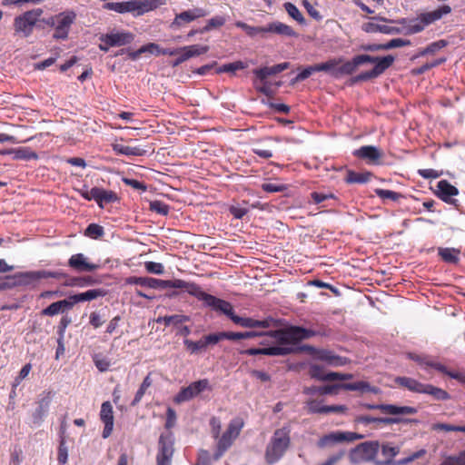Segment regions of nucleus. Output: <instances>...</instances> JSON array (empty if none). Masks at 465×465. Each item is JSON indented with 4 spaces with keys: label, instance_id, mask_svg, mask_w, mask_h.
I'll return each mask as SVG.
<instances>
[{
    "label": "nucleus",
    "instance_id": "obj_1",
    "mask_svg": "<svg viewBox=\"0 0 465 465\" xmlns=\"http://www.w3.org/2000/svg\"><path fill=\"white\" fill-rule=\"evenodd\" d=\"M338 390H344V391H361V392H371L377 394L380 390L379 388L375 386H371L369 382L364 381H360L356 382H351V383H337L332 385H325V386H311V387H305L303 389V393L306 395H314V394H320V395H327V394H332L335 391Z\"/></svg>",
    "mask_w": 465,
    "mask_h": 465
},
{
    "label": "nucleus",
    "instance_id": "obj_2",
    "mask_svg": "<svg viewBox=\"0 0 465 465\" xmlns=\"http://www.w3.org/2000/svg\"><path fill=\"white\" fill-rule=\"evenodd\" d=\"M268 333H270V336L274 338L278 343L284 345H296L302 341L316 336L315 330L294 325L284 329L269 331Z\"/></svg>",
    "mask_w": 465,
    "mask_h": 465
},
{
    "label": "nucleus",
    "instance_id": "obj_3",
    "mask_svg": "<svg viewBox=\"0 0 465 465\" xmlns=\"http://www.w3.org/2000/svg\"><path fill=\"white\" fill-rule=\"evenodd\" d=\"M290 445L289 430L283 429L276 430L267 445L265 459L267 463L277 462L284 454Z\"/></svg>",
    "mask_w": 465,
    "mask_h": 465
},
{
    "label": "nucleus",
    "instance_id": "obj_4",
    "mask_svg": "<svg viewBox=\"0 0 465 465\" xmlns=\"http://www.w3.org/2000/svg\"><path fill=\"white\" fill-rule=\"evenodd\" d=\"M450 12L451 8L449 5H442L431 12L421 14L419 18L411 20L409 24L401 29L402 33L404 35H413L420 33L425 28L426 25L440 20L443 15H446Z\"/></svg>",
    "mask_w": 465,
    "mask_h": 465
},
{
    "label": "nucleus",
    "instance_id": "obj_5",
    "mask_svg": "<svg viewBox=\"0 0 465 465\" xmlns=\"http://www.w3.org/2000/svg\"><path fill=\"white\" fill-rule=\"evenodd\" d=\"M43 10L40 8L32 9L17 15L14 19V29L15 34L23 37H28L32 35L34 27L39 21Z\"/></svg>",
    "mask_w": 465,
    "mask_h": 465
},
{
    "label": "nucleus",
    "instance_id": "obj_6",
    "mask_svg": "<svg viewBox=\"0 0 465 465\" xmlns=\"http://www.w3.org/2000/svg\"><path fill=\"white\" fill-rule=\"evenodd\" d=\"M242 426L243 422L241 419H234L230 421L227 430L221 438H218L217 450L213 454V460H218L232 446L233 440L239 436Z\"/></svg>",
    "mask_w": 465,
    "mask_h": 465
},
{
    "label": "nucleus",
    "instance_id": "obj_7",
    "mask_svg": "<svg viewBox=\"0 0 465 465\" xmlns=\"http://www.w3.org/2000/svg\"><path fill=\"white\" fill-rule=\"evenodd\" d=\"M75 19L76 13L73 10H65L56 15L52 23V25L54 26V38L65 40Z\"/></svg>",
    "mask_w": 465,
    "mask_h": 465
},
{
    "label": "nucleus",
    "instance_id": "obj_8",
    "mask_svg": "<svg viewBox=\"0 0 465 465\" xmlns=\"http://www.w3.org/2000/svg\"><path fill=\"white\" fill-rule=\"evenodd\" d=\"M174 437L172 432L162 433L158 440L157 465H171L174 452Z\"/></svg>",
    "mask_w": 465,
    "mask_h": 465
},
{
    "label": "nucleus",
    "instance_id": "obj_9",
    "mask_svg": "<svg viewBox=\"0 0 465 465\" xmlns=\"http://www.w3.org/2000/svg\"><path fill=\"white\" fill-rule=\"evenodd\" d=\"M379 450L377 441H365L359 444L350 453V460L352 463L372 460Z\"/></svg>",
    "mask_w": 465,
    "mask_h": 465
},
{
    "label": "nucleus",
    "instance_id": "obj_10",
    "mask_svg": "<svg viewBox=\"0 0 465 465\" xmlns=\"http://www.w3.org/2000/svg\"><path fill=\"white\" fill-rule=\"evenodd\" d=\"M207 389H210L209 381L207 379L193 381L187 387L182 388L175 395L173 401L177 404L189 401Z\"/></svg>",
    "mask_w": 465,
    "mask_h": 465
},
{
    "label": "nucleus",
    "instance_id": "obj_11",
    "mask_svg": "<svg viewBox=\"0 0 465 465\" xmlns=\"http://www.w3.org/2000/svg\"><path fill=\"white\" fill-rule=\"evenodd\" d=\"M199 301L203 302L204 305L212 308L215 312H219L226 315L231 321L235 316L232 305L223 299L217 298L203 291Z\"/></svg>",
    "mask_w": 465,
    "mask_h": 465
},
{
    "label": "nucleus",
    "instance_id": "obj_12",
    "mask_svg": "<svg viewBox=\"0 0 465 465\" xmlns=\"http://www.w3.org/2000/svg\"><path fill=\"white\" fill-rule=\"evenodd\" d=\"M163 4L164 0H130L124 2V13H131L134 16H139L156 9Z\"/></svg>",
    "mask_w": 465,
    "mask_h": 465
},
{
    "label": "nucleus",
    "instance_id": "obj_13",
    "mask_svg": "<svg viewBox=\"0 0 465 465\" xmlns=\"http://www.w3.org/2000/svg\"><path fill=\"white\" fill-rule=\"evenodd\" d=\"M394 56L391 54H388L386 56L382 57V60H381L377 64L374 65V67L366 72H362L356 76H354L351 79V83L355 84L358 82H365L369 81L371 79L377 78L381 74H383L389 67H391L394 62Z\"/></svg>",
    "mask_w": 465,
    "mask_h": 465
},
{
    "label": "nucleus",
    "instance_id": "obj_14",
    "mask_svg": "<svg viewBox=\"0 0 465 465\" xmlns=\"http://www.w3.org/2000/svg\"><path fill=\"white\" fill-rule=\"evenodd\" d=\"M209 14L207 10L202 7H195L193 9H188L180 14H176L174 19L170 24V28L172 30H177L183 27L186 24H190L191 22L206 16Z\"/></svg>",
    "mask_w": 465,
    "mask_h": 465
},
{
    "label": "nucleus",
    "instance_id": "obj_15",
    "mask_svg": "<svg viewBox=\"0 0 465 465\" xmlns=\"http://www.w3.org/2000/svg\"><path fill=\"white\" fill-rule=\"evenodd\" d=\"M19 277L22 278V282L25 284H30L33 282L38 281L40 279L46 278H54L57 280H62L68 278V274L61 272V271H46V270H39V271H30L25 272H19Z\"/></svg>",
    "mask_w": 465,
    "mask_h": 465
},
{
    "label": "nucleus",
    "instance_id": "obj_16",
    "mask_svg": "<svg viewBox=\"0 0 465 465\" xmlns=\"http://www.w3.org/2000/svg\"><path fill=\"white\" fill-rule=\"evenodd\" d=\"M99 40L111 46H124L134 40V35L127 31H113L100 35Z\"/></svg>",
    "mask_w": 465,
    "mask_h": 465
},
{
    "label": "nucleus",
    "instance_id": "obj_17",
    "mask_svg": "<svg viewBox=\"0 0 465 465\" xmlns=\"http://www.w3.org/2000/svg\"><path fill=\"white\" fill-rule=\"evenodd\" d=\"M368 410H379L384 414L389 415H412L417 413V409L411 406H397L393 404H371L362 405Z\"/></svg>",
    "mask_w": 465,
    "mask_h": 465
},
{
    "label": "nucleus",
    "instance_id": "obj_18",
    "mask_svg": "<svg viewBox=\"0 0 465 465\" xmlns=\"http://www.w3.org/2000/svg\"><path fill=\"white\" fill-rule=\"evenodd\" d=\"M208 50L209 47L207 45H192L179 47L178 54L180 55L172 63V66L176 67L192 57L206 54Z\"/></svg>",
    "mask_w": 465,
    "mask_h": 465
},
{
    "label": "nucleus",
    "instance_id": "obj_19",
    "mask_svg": "<svg viewBox=\"0 0 465 465\" xmlns=\"http://www.w3.org/2000/svg\"><path fill=\"white\" fill-rule=\"evenodd\" d=\"M167 288L183 289L190 295L198 300L203 292V289L198 284L194 282H188L181 279L163 280V289Z\"/></svg>",
    "mask_w": 465,
    "mask_h": 465
},
{
    "label": "nucleus",
    "instance_id": "obj_20",
    "mask_svg": "<svg viewBox=\"0 0 465 465\" xmlns=\"http://www.w3.org/2000/svg\"><path fill=\"white\" fill-rule=\"evenodd\" d=\"M68 266L77 272H90L100 268L99 264L90 262L84 253L73 254L68 260Z\"/></svg>",
    "mask_w": 465,
    "mask_h": 465
},
{
    "label": "nucleus",
    "instance_id": "obj_21",
    "mask_svg": "<svg viewBox=\"0 0 465 465\" xmlns=\"http://www.w3.org/2000/svg\"><path fill=\"white\" fill-rule=\"evenodd\" d=\"M362 436L360 434H357L355 432H350V431H335L331 432L330 434H327L321 438L319 440V446L320 447H325L329 444L337 443V442H343V441H353L358 439H361Z\"/></svg>",
    "mask_w": 465,
    "mask_h": 465
},
{
    "label": "nucleus",
    "instance_id": "obj_22",
    "mask_svg": "<svg viewBox=\"0 0 465 465\" xmlns=\"http://www.w3.org/2000/svg\"><path fill=\"white\" fill-rule=\"evenodd\" d=\"M232 322L243 328H262L267 329L275 325L276 322L272 317H267L263 320H255L250 317H241L235 314L232 317Z\"/></svg>",
    "mask_w": 465,
    "mask_h": 465
},
{
    "label": "nucleus",
    "instance_id": "obj_23",
    "mask_svg": "<svg viewBox=\"0 0 465 465\" xmlns=\"http://www.w3.org/2000/svg\"><path fill=\"white\" fill-rule=\"evenodd\" d=\"M51 401L52 394L50 391L41 394L40 399L36 402L37 406L32 414L33 422L35 424H41L45 417L47 415Z\"/></svg>",
    "mask_w": 465,
    "mask_h": 465
},
{
    "label": "nucleus",
    "instance_id": "obj_24",
    "mask_svg": "<svg viewBox=\"0 0 465 465\" xmlns=\"http://www.w3.org/2000/svg\"><path fill=\"white\" fill-rule=\"evenodd\" d=\"M459 193L458 189L447 180H440L437 184V195L443 202L455 204L457 200L453 199Z\"/></svg>",
    "mask_w": 465,
    "mask_h": 465
},
{
    "label": "nucleus",
    "instance_id": "obj_25",
    "mask_svg": "<svg viewBox=\"0 0 465 465\" xmlns=\"http://www.w3.org/2000/svg\"><path fill=\"white\" fill-rule=\"evenodd\" d=\"M408 356H409V359L414 361L415 362H417L419 365H420L424 369H426L427 367H430V368L435 369L436 371H438L443 374H446L448 376V372L450 371L447 369V367L444 366L443 364L432 360L430 356L419 355L416 353H409Z\"/></svg>",
    "mask_w": 465,
    "mask_h": 465
},
{
    "label": "nucleus",
    "instance_id": "obj_26",
    "mask_svg": "<svg viewBox=\"0 0 465 465\" xmlns=\"http://www.w3.org/2000/svg\"><path fill=\"white\" fill-rule=\"evenodd\" d=\"M353 154L359 158L368 160L371 163H376L381 157V151L373 145H364L355 150Z\"/></svg>",
    "mask_w": 465,
    "mask_h": 465
},
{
    "label": "nucleus",
    "instance_id": "obj_27",
    "mask_svg": "<svg viewBox=\"0 0 465 465\" xmlns=\"http://www.w3.org/2000/svg\"><path fill=\"white\" fill-rule=\"evenodd\" d=\"M106 292L104 289H91L84 292L76 293L69 296L72 307L78 302L93 301L99 297H104Z\"/></svg>",
    "mask_w": 465,
    "mask_h": 465
},
{
    "label": "nucleus",
    "instance_id": "obj_28",
    "mask_svg": "<svg viewBox=\"0 0 465 465\" xmlns=\"http://www.w3.org/2000/svg\"><path fill=\"white\" fill-rule=\"evenodd\" d=\"M362 30L366 33H382L385 35H396L402 33V30L400 27L380 25L374 22L363 24Z\"/></svg>",
    "mask_w": 465,
    "mask_h": 465
},
{
    "label": "nucleus",
    "instance_id": "obj_29",
    "mask_svg": "<svg viewBox=\"0 0 465 465\" xmlns=\"http://www.w3.org/2000/svg\"><path fill=\"white\" fill-rule=\"evenodd\" d=\"M125 282L127 284L140 285L151 289H163V280L161 279L131 276Z\"/></svg>",
    "mask_w": 465,
    "mask_h": 465
},
{
    "label": "nucleus",
    "instance_id": "obj_30",
    "mask_svg": "<svg viewBox=\"0 0 465 465\" xmlns=\"http://www.w3.org/2000/svg\"><path fill=\"white\" fill-rule=\"evenodd\" d=\"M395 382L409 390L411 392H415V393H422L423 392V390H424V386L426 383H422L413 378H411V377H397L395 379Z\"/></svg>",
    "mask_w": 465,
    "mask_h": 465
},
{
    "label": "nucleus",
    "instance_id": "obj_31",
    "mask_svg": "<svg viewBox=\"0 0 465 465\" xmlns=\"http://www.w3.org/2000/svg\"><path fill=\"white\" fill-rule=\"evenodd\" d=\"M267 33L276 34L282 36H296L295 31L288 25L275 21L266 25Z\"/></svg>",
    "mask_w": 465,
    "mask_h": 465
},
{
    "label": "nucleus",
    "instance_id": "obj_32",
    "mask_svg": "<svg viewBox=\"0 0 465 465\" xmlns=\"http://www.w3.org/2000/svg\"><path fill=\"white\" fill-rule=\"evenodd\" d=\"M72 308V302L70 299L61 300L55 302L51 303L45 309L42 311L43 315L46 316H54L60 312H64L65 310H69Z\"/></svg>",
    "mask_w": 465,
    "mask_h": 465
},
{
    "label": "nucleus",
    "instance_id": "obj_33",
    "mask_svg": "<svg viewBox=\"0 0 465 465\" xmlns=\"http://www.w3.org/2000/svg\"><path fill=\"white\" fill-rule=\"evenodd\" d=\"M113 150L117 154L127 156H143L146 153V150L139 146H128L121 143L113 145Z\"/></svg>",
    "mask_w": 465,
    "mask_h": 465
},
{
    "label": "nucleus",
    "instance_id": "obj_34",
    "mask_svg": "<svg viewBox=\"0 0 465 465\" xmlns=\"http://www.w3.org/2000/svg\"><path fill=\"white\" fill-rule=\"evenodd\" d=\"M295 351V349L292 345H284L279 343L276 346H269L263 348V355L270 356H286Z\"/></svg>",
    "mask_w": 465,
    "mask_h": 465
},
{
    "label": "nucleus",
    "instance_id": "obj_35",
    "mask_svg": "<svg viewBox=\"0 0 465 465\" xmlns=\"http://www.w3.org/2000/svg\"><path fill=\"white\" fill-rule=\"evenodd\" d=\"M320 359L333 367L344 366L349 362L347 358L335 355L330 351H322Z\"/></svg>",
    "mask_w": 465,
    "mask_h": 465
},
{
    "label": "nucleus",
    "instance_id": "obj_36",
    "mask_svg": "<svg viewBox=\"0 0 465 465\" xmlns=\"http://www.w3.org/2000/svg\"><path fill=\"white\" fill-rule=\"evenodd\" d=\"M422 393L430 395L436 401H448L450 399V393L448 391H446L445 390L439 388V387H435L431 384H427V383L424 386V390H423Z\"/></svg>",
    "mask_w": 465,
    "mask_h": 465
},
{
    "label": "nucleus",
    "instance_id": "obj_37",
    "mask_svg": "<svg viewBox=\"0 0 465 465\" xmlns=\"http://www.w3.org/2000/svg\"><path fill=\"white\" fill-rule=\"evenodd\" d=\"M269 331H243V332H232V331H226L227 334V340L230 341H237V340H246V339H252L258 336H263V335H269Z\"/></svg>",
    "mask_w": 465,
    "mask_h": 465
},
{
    "label": "nucleus",
    "instance_id": "obj_38",
    "mask_svg": "<svg viewBox=\"0 0 465 465\" xmlns=\"http://www.w3.org/2000/svg\"><path fill=\"white\" fill-rule=\"evenodd\" d=\"M95 202L98 206L104 208V204L114 203L118 200V197L115 193L113 191H107L99 187V192L97 193Z\"/></svg>",
    "mask_w": 465,
    "mask_h": 465
},
{
    "label": "nucleus",
    "instance_id": "obj_39",
    "mask_svg": "<svg viewBox=\"0 0 465 465\" xmlns=\"http://www.w3.org/2000/svg\"><path fill=\"white\" fill-rule=\"evenodd\" d=\"M439 255L449 263L456 264L460 261V251L455 248H439Z\"/></svg>",
    "mask_w": 465,
    "mask_h": 465
},
{
    "label": "nucleus",
    "instance_id": "obj_40",
    "mask_svg": "<svg viewBox=\"0 0 465 465\" xmlns=\"http://www.w3.org/2000/svg\"><path fill=\"white\" fill-rule=\"evenodd\" d=\"M341 61L342 60L341 58L330 59L325 63L314 64V70H316V72H328L332 76L336 77L335 71L337 70V66L341 63Z\"/></svg>",
    "mask_w": 465,
    "mask_h": 465
},
{
    "label": "nucleus",
    "instance_id": "obj_41",
    "mask_svg": "<svg viewBox=\"0 0 465 465\" xmlns=\"http://www.w3.org/2000/svg\"><path fill=\"white\" fill-rule=\"evenodd\" d=\"M25 284L22 278L19 277V272L14 275H8L0 280V291L11 290L18 285Z\"/></svg>",
    "mask_w": 465,
    "mask_h": 465
},
{
    "label": "nucleus",
    "instance_id": "obj_42",
    "mask_svg": "<svg viewBox=\"0 0 465 465\" xmlns=\"http://www.w3.org/2000/svg\"><path fill=\"white\" fill-rule=\"evenodd\" d=\"M95 283V281L92 276H83V277H69L66 278L64 282L65 286L70 287H85L90 286Z\"/></svg>",
    "mask_w": 465,
    "mask_h": 465
},
{
    "label": "nucleus",
    "instance_id": "obj_43",
    "mask_svg": "<svg viewBox=\"0 0 465 465\" xmlns=\"http://www.w3.org/2000/svg\"><path fill=\"white\" fill-rule=\"evenodd\" d=\"M371 173L369 172L357 173L354 171H348L345 181L348 183H366L370 181Z\"/></svg>",
    "mask_w": 465,
    "mask_h": 465
},
{
    "label": "nucleus",
    "instance_id": "obj_44",
    "mask_svg": "<svg viewBox=\"0 0 465 465\" xmlns=\"http://www.w3.org/2000/svg\"><path fill=\"white\" fill-rule=\"evenodd\" d=\"M14 159L15 160H24V161L37 160L38 155L35 152L31 150L29 147H20V148L14 149Z\"/></svg>",
    "mask_w": 465,
    "mask_h": 465
},
{
    "label": "nucleus",
    "instance_id": "obj_45",
    "mask_svg": "<svg viewBox=\"0 0 465 465\" xmlns=\"http://www.w3.org/2000/svg\"><path fill=\"white\" fill-rule=\"evenodd\" d=\"M309 374L315 380L331 381V379L329 378V372H325L324 368L319 364L311 365Z\"/></svg>",
    "mask_w": 465,
    "mask_h": 465
},
{
    "label": "nucleus",
    "instance_id": "obj_46",
    "mask_svg": "<svg viewBox=\"0 0 465 465\" xmlns=\"http://www.w3.org/2000/svg\"><path fill=\"white\" fill-rule=\"evenodd\" d=\"M394 417H381V418H376V423L377 424H385V425H391V424H400V423H411V422H417L416 420L413 419H408V418H401L400 415H393Z\"/></svg>",
    "mask_w": 465,
    "mask_h": 465
},
{
    "label": "nucleus",
    "instance_id": "obj_47",
    "mask_svg": "<svg viewBox=\"0 0 465 465\" xmlns=\"http://www.w3.org/2000/svg\"><path fill=\"white\" fill-rule=\"evenodd\" d=\"M283 7L287 14L295 21H297L300 25H306V20L302 15V13L299 11V9L296 7L295 5L292 3H285L283 5Z\"/></svg>",
    "mask_w": 465,
    "mask_h": 465
},
{
    "label": "nucleus",
    "instance_id": "obj_48",
    "mask_svg": "<svg viewBox=\"0 0 465 465\" xmlns=\"http://www.w3.org/2000/svg\"><path fill=\"white\" fill-rule=\"evenodd\" d=\"M226 22V19L222 15H216L209 19L206 23V25L200 29V33H207L210 32L213 29L219 28L223 26Z\"/></svg>",
    "mask_w": 465,
    "mask_h": 465
},
{
    "label": "nucleus",
    "instance_id": "obj_49",
    "mask_svg": "<svg viewBox=\"0 0 465 465\" xmlns=\"http://www.w3.org/2000/svg\"><path fill=\"white\" fill-rule=\"evenodd\" d=\"M253 74L261 83H266L267 78L269 76L277 74V71L274 65L270 67L264 66L258 69H254Z\"/></svg>",
    "mask_w": 465,
    "mask_h": 465
},
{
    "label": "nucleus",
    "instance_id": "obj_50",
    "mask_svg": "<svg viewBox=\"0 0 465 465\" xmlns=\"http://www.w3.org/2000/svg\"><path fill=\"white\" fill-rule=\"evenodd\" d=\"M183 344L191 354H197L206 350L203 338L196 341L185 339Z\"/></svg>",
    "mask_w": 465,
    "mask_h": 465
},
{
    "label": "nucleus",
    "instance_id": "obj_51",
    "mask_svg": "<svg viewBox=\"0 0 465 465\" xmlns=\"http://www.w3.org/2000/svg\"><path fill=\"white\" fill-rule=\"evenodd\" d=\"M358 68L357 64H355L354 59L352 58L351 61H347L346 63L342 64L341 66H337L336 73V78L341 75H349L352 74L356 69Z\"/></svg>",
    "mask_w": 465,
    "mask_h": 465
},
{
    "label": "nucleus",
    "instance_id": "obj_52",
    "mask_svg": "<svg viewBox=\"0 0 465 465\" xmlns=\"http://www.w3.org/2000/svg\"><path fill=\"white\" fill-rule=\"evenodd\" d=\"M151 385H152V380H151L150 376H149V375H147V376L143 379V381L142 384L140 385V387H139L138 391H136L135 396H134V400H133V401H132V403H131V405H132V406H135V405H137V404L141 401V400H142V398L143 397V395H144V393H145L146 390H147Z\"/></svg>",
    "mask_w": 465,
    "mask_h": 465
},
{
    "label": "nucleus",
    "instance_id": "obj_53",
    "mask_svg": "<svg viewBox=\"0 0 465 465\" xmlns=\"http://www.w3.org/2000/svg\"><path fill=\"white\" fill-rule=\"evenodd\" d=\"M322 401L309 400L306 401L307 411L310 414H325L326 405H322Z\"/></svg>",
    "mask_w": 465,
    "mask_h": 465
},
{
    "label": "nucleus",
    "instance_id": "obj_54",
    "mask_svg": "<svg viewBox=\"0 0 465 465\" xmlns=\"http://www.w3.org/2000/svg\"><path fill=\"white\" fill-rule=\"evenodd\" d=\"M376 195L381 200H391L392 202H397L401 198H402V194L394 191L385 190V189H375Z\"/></svg>",
    "mask_w": 465,
    "mask_h": 465
},
{
    "label": "nucleus",
    "instance_id": "obj_55",
    "mask_svg": "<svg viewBox=\"0 0 465 465\" xmlns=\"http://www.w3.org/2000/svg\"><path fill=\"white\" fill-rule=\"evenodd\" d=\"M104 234V227L97 223H90L85 231L84 235L92 239H99Z\"/></svg>",
    "mask_w": 465,
    "mask_h": 465
},
{
    "label": "nucleus",
    "instance_id": "obj_56",
    "mask_svg": "<svg viewBox=\"0 0 465 465\" xmlns=\"http://www.w3.org/2000/svg\"><path fill=\"white\" fill-rule=\"evenodd\" d=\"M205 347L210 345H215L222 340H227L226 331H221L216 333H210L203 337Z\"/></svg>",
    "mask_w": 465,
    "mask_h": 465
},
{
    "label": "nucleus",
    "instance_id": "obj_57",
    "mask_svg": "<svg viewBox=\"0 0 465 465\" xmlns=\"http://www.w3.org/2000/svg\"><path fill=\"white\" fill-rule=\"evenodd\" d=\"M113 407L109 401H104L101 406L100 418L103 422H114Z\"/></svg>",
    "mask_w": 465,
    "mask_h": 465
},
{
    "label": "nucleus",
    "instance_id": "obj_58",
    "mask_svg": "<svg viewBox=\"0 0 465 465\" xmlns=\"http://www.w3.org/2000/svg\"><path fill=\"white\" fill-rule=\"evenodd\" d=\"M246 67V64L242 61L225 64L217 69L218 74L222 73H234L237 70H242Z\"/></svg>",
    "mask_w": 465,
    "mask_h": 465
},
{
    "label": "nucleus",
    "instance_id": "obj_59",
    "mask_svg": "<svg viewBox=\"0 0 465 465\" xmlns=\"http://www.w3.org/2000/svg\"><path fill=\"white\" fill-rule=\"evenodd\" d=\"M382 455L388 458L386 461L383 462L384 465L391 464V459L395 457L399 452L400 449L398 447L391 446L390 444H384L381 447Z\"/></svg>",
    "mask_w": 465,
    "mask_h": 465
},
{
    "label": "nucleus",
    "instance_id": "obj_60",
    "mask_svg": "<svg viewBox=\"0 0 465 465\" xmlns=\"http://www.w3.org/2000/svg\"><path fill=\"white\" fill-rule=\"evenodd\" d=\"M355 64L357 66H360L363 64L371 63L377 64L381 60H382V57L379 56H371L369 54H359L353 57Z\"/></svg>",
    "mask_w": 465,
    "mask_h": 465
},
{
    "label": "nucleus",
    "instance_id": "obj_61",
    "mask_svg": "<svg viewBox=\"0 0 465 465\" xmlns=\"http://www.w3.org/2000/svg\"><path fill=\"white\" fill-rule=\"evenodd\" d=\"M150 209L162 215H167L170 211V207L166 203L157 200L150 203Z\"/></svg>",
    "mask_w": 465,
    "mask_h": 465
},
{
    "label": "nucleus",
    "instance_id": "obj_62",
    "mask_svg": "<svg viewBox=\"0 0 465 465\" xmlns=\"http://www.w3.org/2000/svg\"><path fill=\"white\" fill-rule=\"evenodd\" d=\"M411 45L410 40L401 39V38H394V39L390 40L388 43L383 44V50L402 47V46H406V45Z\"/></svg>",
    "mask_w": 465,
    "mask_h": 465
},
{
    "label": "nucleus",
    "instance_id": "obj_63",
    "mask_svg": "<svg viewBox=\"0 0 465 465\" xmlns=\"http://www.w3.org/2000/svg\"><path fill=\"white\" fill-rule=\"evenodd\" d=\"M68 460V450L65 445L64 440L62 438L59 447H58V455H57V460L59 464L64 465L67 462Z\"/></svg>",
    "mask_w": 465,
    "mask_h": 465
},
{
    "label": "nucleus",
    "instance_id": "obj_64",
    "mask_svg": "<svg viewBox=\"0 0 465 465\" xmlns=\"http://www.w3.org/2000/svg\"><path fill=\"white\" fill-rule=\"evenodd\" d=\"M144 267L148 272L157 275H161L164 272V267L160 262H144Z\"/></svg>",
    "mask_w": 465,
    "mask_h": 465
}]
</instances>
